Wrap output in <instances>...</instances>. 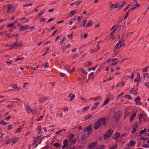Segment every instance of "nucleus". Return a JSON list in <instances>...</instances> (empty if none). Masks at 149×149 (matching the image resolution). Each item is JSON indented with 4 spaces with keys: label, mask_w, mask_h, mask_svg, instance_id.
I'll list each match as a JSON object with an SVG mask.
<instances>
[{
    "label": "nucleus",
    "mask_w": 149,
    "mask_h": 149,
    "mask_svg": "<svg viewBox=\"0 0 149 149\" xmlns=\"http://www.w3.org/2000/svg\"><path fill=\"white\" fill-rule=\"evenodd\" d=\"M141 100V98L139 96H138L136 99H135L134 101H140Z\"/></svg>",
    "instance_id": "8fccbe9b"
},
{
    "label": "nucleus",
    "mask_w": 149,
    "mask_h": 149,
    "mask_svg": "<svg viewBox=\"0 0 149 149\" xmlns=\"http://www.w3.org/2000/svg\"><path fill=\"white\" fill-rule=\"evenodd\" d=\"M92 116V115L90 114H88L85 116L84 118L85 120H87L90 118Z\"/></svg>",
    "instance_id": "bb28decb"
},
{
    "label": "nucleus",
    "mask_w": 149,
    "mask_h": 149,
    "mask_svg": "<svg viewBox=\"0 0 149 149\" xmlns=\"http://www.w3.org/2000/svg\"><path fill=\"white\" fill-rule=\"evenodd\" d=\"M121 22L120 21H119L118 22L117 24L118 25V26H119V28H121Z\"/></svg>",
    "instance_id": "49530a36"
},
{
    "label": "nucleus",
    "mask_w": 149,
    "mask_h": 149,
    "mask_svg": "<svg viewBox=\"0 0 149 149\" xmlns=\"http://www.w3.org/2000/svg\"><path fill=\"white\" fill-rule=\"evenodd\" d=\"M70 68V65H64V68L65 70H66L68 72H69L70 71V69L69 68Z\"/></svg>",
    "instance_id": "4468645a"
},
{
    "label": "nucleus",
    "mask_w": 149,
    "mask_h": 149,
    "mask_svg": "<svg viewBox=\"0 0 149 149\" xmlns=\"http://www.w3.org/2000/svg\"><path fill=\"white\" fill-rule=\"evenodd\" d=\"M60 75L62 77H63L65 76V74L63 73H60Z\"/></svg>",
    "instance_id": "13d9d810"
},
{
    "label": "nucleus",
    "mask_w": 149,
    "mask_h": 149,
    "mask_svg": "<svg viewBox=\"0 0 149 149\" xmlns=\"http://www.w3.org/2000/svg\"><path fill=\"white\" fill-rule=\"evenodd\" d=\"M38 134H39L40 132L41 131V127L40 126H39L38 127Z\"/></svg>",
    "instance_id": "79ce46f5"
},
{
    "label": "nucleus",
    "mask_w": 149,
    "mask_h": 149,
    "mask_svg": "<svg viewBox=\"0 0 149 149\" xmlns=\"http://www.w3.org/2000/svg\"><path fill=\"white\" fill-rule=\"evenodd\" d=\"M29 27V26L27 25L25 26H22V30L24 31V30H26Z\"/></svg>",
    "instance_id": "5701e85b"
},
{
    "label": "nucleus",
    "mask_w": 149,
    "mask_h": 149,
    "mask_svg": "<svg viewBox=\"0 0 149 149\" xmlns=\"http://www.w3.org/2000/svg\"><path fill=\"white\" fill-rule=\"evenodd\" d=\"M68 143V139H65L63 141V145L62 146V148L63 149L65 148L67 146Z\"/></svg>",
    "instance_id": "9d476101"
},
{
    "label": "nucleus",
    "mask_w": 149,
    "mask_h": 149,
    "mask_svg": "<svg viewBox=\"0 0 149 149\" xmlns=\"http://www.w3.org/2000/svg\"><path fill=\"white\" fill-rule=\"evenodd\" d=\"M101 125V124L97 121V123L94 124L93 127V129L95 130H97L100 126Z\"/></svg>",
    "instance_id": "0eeeda50"
},
{
    "label": "nucleus",
    "mask_w": 149,
    "mask_h": 149,
    "mask_svg": "<svg viewBox=\"0 0 149 149\" xmlns=\"http://www.w3.org/2000/svg\"><path fill=\"white\" fill-rule=\"evenodd\" d=\"M149 68V66H147L146 67H145V68L142 69V70L143 72H145L146 70H147V69Z\"/></svg>",
    "instance_id": "72a5a7b5"
},
{
    "label": "nucleus",
    "mask_w": 149,
    "mask_h": 149,
    "mask_svg": "<svg viewBox=\"0 0 149 149\" xmlns=\"http://www.w3.org/2000/svg\"><path fill=\"white\" fill-rule=\"evenodd\" d=\"M92 127V126L91 125L87 127L84 130V131L88 133L87 134L89 135L92 133L93 131Z\"/></svg>",
    "instance_id": "7ed1b4c3"
},
{
    "label": "nucleus",
    "mask_w": 149,
    "mask_h": 149,
    "mask_svg": "<svg viewBox=\"0 0 149 149\" xmlns=\"http://www.w3.org/2000/svg\"><path fill=\"white\" fill-rule=\"evenodd\" d=\"M117 60V58H115L114 59H112V58H109L108 59L107 61L108 63H109L111 61L113 62L114 61Z\"/></svg>",
    "instance_id": "412c9836"
},
{
    "label": "nucleus",
    "mask_w": 149,
    "mask_h": 149,
    "mask_svg": "<svg viewBox=\"0 0 149 149\" xmlns=\"http://www.w3.org/2000/svg\"><path fill=\"white\" fill-rule=\"evenodd\" d=\"M105 146L104 145H102L101 146V148H100L98 149H104L105 148Z\"/></svg>",
    "instance_id": "5fc2aeb1"
},
{
    "label": "nucleus",
    "mask_w": 149,
    "mask_h": 149,
    "mask_svg": "<svg viewBox=\"0 0 149 149\" xmlns=\"http://www.w3.org/2000/svg\"><path fill=\"white\" fill-rule=\"evenodd\" d=\"M136 105H140L141 104V103L139 102H136Z\"/></svg>",
    "instance_id": "680f3d73"
},
{
    "label": "nucleus",
    "mask_w": 149,
    "mask_h": 149,
    "mask_svg": "<svg viewBox=\"0 0 149 149\" xmlns=\"http://www.w3.org/2000/svg\"><path fill=\"white\" fill-rule=\"evenodd\" d=\"M88 34L87 33H85L83 37L85 38H86Z\"/></svg>",
    "instance_id": "338daca9"
},
{
    "label": "nucleus",
    "mask_w": 149,
    "mask_h": 149,
    "mask_svg": "<svg viewBox=\"0 0 149 149\" xmlns=\"http://www.w3.org/2000/svg\"><path fill=\"white\" fill-rule=\"evenodd\" d=\"M113 132V130L112 129H109L104 134V139H106L109 137H111L112 135Z\"/></svg>",
    "instance_id": "f257e3e1"
},
{
    "label": "nucleus",
    "mask_w": 149,
    "mask_h": 149,
    "mask_svg": "<svg viewBox=\"0 0 149 149\" xmlns=\"http://www.w3.org/2000/svg\"><path fill=\"white\" fill-rule=\"evenodd\" d=\"M45 10H42L38 14V15L39 16H41L42 15L45 13Z\"/></svg>",
    "instance_id": "c756f323"
},
{
    "label": "nucleus",
    "mask_w": 149,
    "mask_h": 149,
    "mask_svg": "<svg viewBox=\"0 0 149 149\" xmlns=\"http://www.w3.org/2000/svg\"><path fill=\"white\" fill-rule=\"evenodd\" d=\"M120 134L118 132H116L112 137L113 139L114 140H116L117 139L119 138L120 136Z\"/></svg>",
    "instance_id": "1a4fd4ad"
},
{
    "label": "nucleus",
    "mask_w": 149,
    "mask_h": 149,
    "mask_svg": "<svg viewBox=\"0 0 149 149\" xmlns=\"http://www.w3.org/2000/svg\"><path fill=\"white\" fill-rule=\"evenodd\" d=\"M6 37L9 38H10L11 36L9 33H6Z\"/></svg>",
    "instance_id": "bf43d9fd"
},
{
    "label": "nucleus",
    "mask_w": 149,
    "mask_h": 149,
    "mask_svg": "<svg viewBox=\"0 0 149 149\" xmlns=\"http://www.w3.org/2000/svg\"><path fill=\"white\" fill-rule=\"evenodd\" d=\"M13 127L12 125H8L7 129L8 130H10Z\"/></svg>",
    "instance_id": "37998d69"
},
{
    "label": "nucleus",
    "mask_w": 149,
    "mask_h": 149,
    "mask_svg": "<svg viewBox=\"0 0 149 149\" xmlns=\"http://www.w3.org/2000/svg\"><path fill=\"white\" fill-rule=\"evenodd\" d=\"M77 140L76 139H74L73 140H71L70 141V146H72L74 145L75 143L76 142Z\"/></svg>",
    "instance_id": "aec40b11"
},
{
    "label": "nucleus",
    "mask_w": 149,
    "mask_h": 149,
    "mask_svg": "<svg viewBox=\"0 0 149 149\" xmlns=\"http://www.w3.org/2000/svg\"><path fill=\"white\" fill-rule=\"evenodd\" d=\"M26 110L28 113H30L31 112L32 109L29 107H27L26 108Z\"/></svg>",
    "instance_id": "a211bd4d"
},
{
    "label": "nucleus",
    "mask_w": 149,
    "mask_h": 149,
    "mask_svg": "<svg viewBox=\"0 0 149 149\" xmlns=\"http://www.w3.org/2000/svg\"><path fill=\"white\" fill-rule=\"evenodd\" d=\"M146 130V128H145L143 130H142L141 131L140 134H143L144 133H145Z\"/></svg>",
    "instance_id": "58836bf2"
},
{
    "label": "nucleus",
    "mask_w": 149,
    "mask_h": 149,
    "mask_svg": "<svg viewBox=\"0 0 149 149\" xmlns=\"http://www.w3.org/2000/svg\"><path fill=\"white\" fill-rule=\"evenodd\" d=\"M53 19H54L53 18H50L48 20V21L47 22V23L49 22H50V21H53Z\"/></svg>",
    "instance_id": "6e6d98bb"
},
{
    "label": "nucleus",
    "mask_w": 149,
    "mask_h": 149,
    "mask_svg": "<svg viewBox=\"0 0 149 149\" xmlns=\"http://www.w3.org/2000/svg\"><path fill=\"white\" fill-rule=\"evenodd\" d=\"M136 143L135 141H130L129 144L131 146H134Z\"/></svg>",
    "instance_id": "f3484780"
},
{
    "label": "nucleus",
    "mask_w": 149,
    "mask_h": 149,
    "mask_svg": "<svg viewBox=\"0 0 149 149\" xmlns=\"http://www.w3.org/2000/svg\"><path fill=\"white\" fill-rule=\"evenodd\" d=\"M123 3L120 6V7L121 8L126 3V2L125 1H123Z\"/></svg>",
    "instance_id": "69168bd1"
},
{
    "label": "nucleus",
    "mask_w": 149,
    "mask_h": 149,
    "mask_svg": "<svg viewBox=\"0 0 149 149\" xmlns=\"http://www.w3.org/2000/svg\"><path fill=\"white\" fill-rule=\"evenodd\" d=\"M88 108H89V107H85L83 109V111H86L88 109Z\"/></svg>",
    "instance_id": "09e8293b"
},
{
    "label": "nucleus",
    "mask_w": 149,
    "mask_h": 149,
    "mask_svg": "<svg viewBox=\"0 0 149 149\" xmlns=\"http://www.w3.org/2000/svg\"><path fill=\"white\" fill-rule=\"evenodd\" d=\"M125 98H127L129 99H131L132 98L131 96L128 95H125Z\"/></svg>",
    "instance_id": "7c9ffc66"
},
{
    "label": "nucleus",
    "mask_w": 149,
    "mask_h": 149,
    "mask_svg": "<svg viewBox=\"0 0 149 149\" xmlns=\"http://www.w3.org/2000/svg\"><path fill=\"white\" fill-rule=\"evenodd\" d=\"M125 85V82L122 81L121 82H120L118 83L117 85L116 86V87H120L121 85L122 86H123Z\"/></svg>",
    "instance_id": "dca6fc26"
},
{
    "label": "nucleus",
    "mask_w": 149,
    "mask_h": 149,
    "mask_svg": "<svg viewBox=\"0 0 149 149\" xmlns=\"http://www.w3.org/2000/svg\"><path fill=\"white\" fill-rule=\"evenodd\" d=\"M14 24L13 23H11L10 24H8L7 25V26L8 27H11L14 26Z\"/></svg>",
    "instance_id": "a19ab883"
},
{
    "label": "nucleus",
    "mask_w": 149,
    "mask_h": 149,
    "mask_svg": "<svg viewBox=\"0 0 149 149\" xmlns=\"http://www.w3.org/2000/svg\"><path fill=\"white\" fill-rule=\"evenodd\" d=\"M120 47H119V43H117L115 45V48L116 49H118Z\"/></svg>",
    "instance_id": "ea45409f"
},
{
    "label": "nucleus",
    "mask_w": 149,
    "mask_h": 149,
    "mask_svg": "<svg viewBox=\"0 0 149 149\" xmlns=\"http://www.w3.org/2000/svg\"><path fill=\"white\" fill-rule=\"evenodd\" d=\"M53 146L56 148L60 147L61 146L60 144L58 143H56L54 144Z\"/></svg>",
    "instance_id": "4be33fe9"
},
{
    "label": "nucleus",
    "mask_w": 149,
    "mask_h": 149,
    "mask_svg": "<svg viewBox=\"0 0 149 149\" xmlns=\"http://www.w3.org/2000/svg\"><path fill=\"white\" fill-rule=\"evenodd\" d=\"M49 66V63H48L47 62L45 64V65L44 66V68L45 69L47 68Z\"/></svg>",
    "instance_id": "c03bdc74"
},
{
    "label": "nucleus",
    "mask_w": 149,
    "mask_h": 149,
    "mask_svg": "<svg viewBox=\"0 0 149 149\" xmlns=\"http://www.w3.org/2000/svg\"><path fill=\"white\" fill-rule=\"evenodd\" d=\"M47 98L46 97H41L39 98V101L40 102H42L45 101L47 99Z\"/></svg>",
    "instance_id": "f8f14e48"
},
{
    "label": "nucleus",
    "mask_w": 149,
    "mask_h": 149,
    "mask_svg": "<svg viewBox=\"0 0 149 149\" xmlns=\"http://www.w3.org/2000/svg\"><path fill=\"white\" fill-rule=\"evenodd\" d=\"M148 139V138L147 137L145 138L144 137H143L141 139V140H146Z\"/></svg>",
    "instance_id": "e2e57ef3"
},
{
    "label": "nucleus",
    "mask_w": 149,
    "mask_h": 149,
    "mask_svg": "<svg viewBox=\"0 0 149 149\" xmlns=\"http://www.w3.org/2000/svg\"><path fill=\"white\" fill-rule=\"evenodd\" d=\"M37 112V110L36 108H34L33 109L31 110V113L34 115H35L36 114Z\"/></svg>",
    "instance_id": "6ab92c4d"
},
{
    "label": "nucleus",
    "mask_w": 149,
    "mask_h": 149,
    "mask_svg": "<svg viewBox=\"0 0 149 149\" xmlns=\"http://www.w3.org/2000/svg\"><path fill=\"white\" fill-rule=\"evenodd\" d=\"M6 61V62L7 63V64L8 65H9L10 64H12V63L11 62V61Z\"/></svg>",
    "instance_id": "de8ad7c7"
},
{
    "label": "nucleus",
    "mask_w": 149,
    "mask_h": 149,
    "mask_svg": "<svg viewBox=\"0 0 149 149\" xmlns=\"http://www.w3.org/2000/svg\"><path fill=\"white\" fill-rule=\"evenodd\" d=\"M19 20H26V22H28L29 20L28 19H27L25 17H22V18L19 19H18Z\"/></svg>",
    "instance_id": "c9c22d12"
},
{
    "label": "nucleus",
    "mask_w": 149,
    "mask_h": 149,
    "mask_svg": "<svg viewBox=\"0 0 149 149\" xmlns=\"http://www.w3.org/2000/svg\"><path fill=\"white\" fill-rule=\"evenodd\" d=\"M93 24V21L91 20L88 21L86 24V26L87 27H89L91 26Z\"/></svg>",
    "instance_id": "9b49d317"
},
{
    "label": "nucleus",
    "mask_w": 149,
    "mask_h": 149,
    "mask_svg": "<svg viewBox=\"0 0 149 149\" xmlns=\"http://www.w3.org/2000/svg\"><path fill=\"white\" fill-rule=\"evenodd\" d=\"M136 128L133 127V128L132 129V133H134V132H136Z\"/></svg>",
    "instance_id": "603ef678"
},
{
    "label": "nucleus",
    "mask_w": 149,
    "mask_h": 149,
    "mask_svg": "<svg viewBox=\"0 0 149 149\" xmlns=\"http://www.w3.org/2000/svg\"><path fill=\"white\" fill-rule=\"evenodd\" d=\"M86 20H85L84 22H83V27H84L85 26V25L86 22Z\"/></svg>",
    "instance_id": "4d7b16f0"
},
{
    "label": "nucleus",
    "mask_w": 149,
    "mask_h": 149,
    "mask_svg": "<svg viewBox=\"0 0 149 149\" xmlns=\"http://www.w3.org/2000/svg\"><path fill=\"white\" fill-rule=\"evenodd\" d=\"M136 116V113L134 112L133 113L132 115L131 116L130 118V121L131 122L133 120V118L135 117Z\"/></svg>",
    "instance_id": "ddd939ff"
},
{
    "label": "nucleus",
    "mask_w": 149,
    "mask_h": 149,
    "mask_svg": "<svg viewBox=\"0 0 149 149\" xmlns=\"http://www.w3.org/2000/svg\"><path fill=\"white\" fill-rule=\"evenodd\" d=\"M13 6V4L8 5L7 6L8 7V9L7 12V14L12 13L15 12V9Z\"/></svg>",
    "instance_id": "f03ea898"
},
{
    "label": "nucleus",
    "mask_w": 149,
    "mask_h": 149,
    "mask_svg": "<svg viewBox=\"0 0 149 149\" xmlns=\"http://www.w3.org/2000/svg\"><path fill=\"white\" fill-rule=\"evenodd\" d=\"M143 116V115L142 113H140L139 115V118L140 120L141 119Z\"/></svg>",
    "instance_id": "3c124183"
},
{
    "label": "nucleus",
    "mask_w": 149,
    "mask_h": 149,
    "mask_svg": "<svg viewBox=\"0 0 149 149\" xmlns=\"http://www.w3.org/2000/svg\"><path fill=\"white\" fill-rule=\"evenodd\" d=\"M143 147H144V148H149V144H146L144 146H143Z\"/></svg>",
    "instance_id": "052dcab7"
},
{
    "label": "nucleus",
    "mask_w": 149,
    "mask_h": 149,
    "mask_svg": "<svg viewBox=\"0 0 149 149\" xmlns=\"http://www.w3.org/2000/svg\"><path fill=\"white\" fill-rule=\"evenodd\" d=\"M75 97V95H72V96H71L70 99V100L72 101L73 100V98H74V97Z\"/></svg>",
    "instance_id": "864d4df0"
},
{
    "label": "nucleus",
    "mask_w": 149,
    "mask_h": 149,
    "mask_svg": "<svg viewBox=\"0 0 149 149\" xmlns=\"http://www.w3.org/2000/svg\"><path fill=\"white\" fill-rule=\"evenodd\" d=\"M17 42L16 41L13 44H11L10 45V48L9 49V50H11L15 48V50L17 49Z\"/></svg>",
    "instance_id": "423d86ee"
},
{
    "label": "nucleus",
    "mask_w": 149,
    "mask_h": 149,
    "mask_svg": "<svg viewBox=\"0 0 149 149\" xmlns=\"http://www.w3.org/2000/svg\"><path fill=\"white\" fill-rule=\"evenodd\" d=\"M51 42V41H49L46 42L44 44V45H45L47 44H48L50 43Z\"/></svg>",
    "instance_id": "0e129e2a"
},
{
    "label": "nucleus",
    "mask_w": 149,
    "mask_h": 149,
    "mask_svg": "<svg viewBox=\"0 0 149 149\" xmlns=\"http://www.w3.org/2000/svg\"><path fill=\"white\" fill-rule=\"evenodd\" d=\"M74 135L73 134H70L69 136V138L70 140V141H71V139H73L74 138Z\"/></svg>",
    "instance_id": "b1692460"
},
{
    "label": "nucleus",
    "mask_w": 149,
    "mask_h": 149,
    "mask_svg": "<svg viewBox=\"0 0 149 149\" xmlns=\"http://www.w3.org/2000/svg\"><path fill=\"white\" fill-rule=\"evenodd\" d=\"M138 124L137 122L135 123L133 126V127L134 128H136L138 126Z\"/></svg>",
    "instance_id": "4c0bfd02"
},
{
    "label": "nucleus",
    "mask_w": 149,
    "mask_h": 149,
    "mask_svg": "<svg viewBox=\"0 0 149 149\" xmlns=\"http://www.w3.org/2000/svg\"><path fill=\"white\" fill-rule=\"evenodd\" d=\"M97 142H92L90 143L87 147L88 149H92L97 144Z\"/></svg>",
    "instance_id": "20e7f679"
},
{
    "label": "nucleus",
    "mask_w": 149,
    "mask_h": 149,
    "mask_svg": "<svg viewBox=\"0 0 149 149\" xmlns=\"http://www.w3.org/2000/svg\"><path fill=\"white\" fill-rule=\"evenodd\" d=\"M117 146L116 145L114 146L113 147H112L111 148H110V149H116L117 148Z\"/></svg>",
    "instance_id": "774afa93"
},
{
    "label": "nucleus",
    "mask_w": 149,
    "mask_h": 149,
    "mask_svg": "<svg viewBox=\"0 0 149 149\" xmlns=\"http://www.w3.org/2000/svg\"><path fill=\"white\" fill-rule=\"evenodd\" d=\"M18 138H16L15 139H13V143L14 144H15L18 141Z\"/></svg>",
    "instance_id": "e433bc0d"
},
{
    "label": "nucleus",
    "mask_w": 149,
    "mask_h": 149,
    "mask_svg": "<svg viewBox=\"0 0 149 149\" xmlns=\"http://www.w3.org/2000/svg\"><path fill=\"white\" fill-rule=\"evenodd\" d=\"M76 12L77 11L76 10L71 11L70 14L71 16H72L76 13Z\"/></svg>",
    "instance_id": "cd10ccee"
},
{
    "label": "nucleus",
    "mask_w": 149,
    "mask_h": 149,
    "mask_svg": "<svg viewBox=\"0 0 149 149\" xmlns=\"http://www.w3.org/2000/svg\"><path fill=\"white\" fill-rule=\"evenodd\" d=\"M23 46V45L22 42H20L17 43V49H18V47H21Z\"/></svg>",
    "instance_id": "a878e982"
},
{
    "label": "nucleus",
    "mask_w": 149,
    "mask_h": 149,
    "mask_svg": "<svg viewBox=\"0 0 149 149\" xmlns=\"http://www.w3.org/2000/svg\"><path fill=\"white\" fill-rule=\"evenodd\" d=\"M80 70H81V72L84 73L85 74H87V72L85 70L82 68H81L80 69Z\"/></svg>",
    "instance_id": "c85d7f7f"
},
{
    "label": "nucleus",
    "mask_w": 149,
    "mask_h": 149,
    "mask_svg": "<svg viewBox=\"0 0 149 149\" xmlns=\"http://www.w3.org/2000/svg\"><path fill=\"white\" fill-rule=\"evenodd\" d=\"M23 59H24L23 57H21V58H15V60L14 61H17L22 60Z\"/></svg>",
    "instance_id": "f704fd0d"
},
{
    "label": "nucleus",
    "mask_w": 149,
    "mask_h": 149,
    "mask_svg": "<svg viewBox=\"0 0 149 149\" xmlns=\"http://www.w3.org/2000/svg\"><path fill=\"white\" fill-rule=\"evenodd\" d=\"M98 122L100 123L101 124L102 123L103 125H105L106 123H105V118H102L99 119L97 121Z\"/></svg>",
    "instance_id": "6e6552de"
},
{
    "label": "nucleus",
    "mask_w": 149,
    "mask_h": 149,
    "mask_svg": "<svg viewBox=\"0 0 149 149\" xmlns=\"http://www.w3.org/2000/svg\"><path fill=\"white\" fill-rule=\"evenodd\" d=\"M32 4H33V3H31L30 4H26L23 7H25L28 6H31L32 5Z\"/></svg>",
    "instance_id": "473e14b6"
},
{
    "label": "nucleus",
    "mask_w": 149,
    "mask_h": 149,
    "mask_svg": "<svg viewBox=\"0 0 149 149\" xmlns=\"http://www.w3.org/2000/svg\"><path fill=\"white\" fill-rule=\"evenodd\" d=\"M44 115L41 116H40V117L39 118H37L36 119V120L38 121H39L42 119V118L44 117Z\"/></svg>",
    "instance_id": "2f4dec72"
},
{
    "label": "nucleus",
    "mask_w": 149,
    "mask_h": 149,
    "mask_svg": "<svg viewBox=\"0 0 149 149\" xmlns=\"http://www.w3.org/2000/svg\"><path fill=\"white\" fill-rule=\"evenodd\" d=\"M8 123L4 121H3L1 123H0V125H7Z\"/></svg>",
    "instance_id": "a18cd8bd"
},
{
    "label": "nucleus",
    "mask_w": 149,
    "mask_h": 149,
    "mask_svg": "<svg viewBox=\"0 0 149 149\" xmlns=\"http://www.w3.org/2000/svg\"><path fill=\"white\" fill-rule=\"evenodd\" d=\"M121 116L120 113L119 112H117L115 114L114 117L115 120L116 121H118L120 119Z\"/></svg>",
    "instance_id": "39448f33"
},
{
    "label": "nucleus",
    "mask_w": 149,
    "mask_h": 149,
    "mask_svg": "<svg viewBox=\"0 0 149 149\" xmlns=\"http://www.w3.org/2000/svg\"><path fill=\"white\" fill-rule=\"evenodd\" d=\"M109 101V98H107L106 100L104 102L103 105H104L106 104H108Z\"/></svg>",
    "instance_id": "393cba45"
},
{
    "label": "nucleus",
    "mask_w": 149,
    "mask_h": 149,
    "mask_svg": "<svg viewBox=\"0 0 149 149\" xmlns=\"http://www.w3.org/2000/svg\"><path fill=\"white\" fill-rule=\"evenodd\" d=\"M88 135L86 134L83 135L81 137V140L83 141H84L86 140L88 137Z\"/></svg>",
    "instance_id": "2eb2a0df"
}]
</instances>
